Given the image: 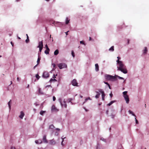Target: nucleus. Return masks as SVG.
I'll list each match as a JSON object with an SVG mask.
<instances>
[{"mask_svg":"<svg viewBox=\"0 0 149 149\" xmlns=\"http://www.w3.org/2000/svg\"><path fill=\"white\" fill-rule=\"evenodd\" d=\"M105 77L106 79L107 80L115 81L116 80V76H113L109 74H105Z\"/></svg>","mask_w":149,"mask_h":149,"instance_id":"f257e3e1","label":"nucleus"},{"mask_svg":"<svg viewBox=\"0 0 149 149\" xmlns=\"http://www.w3.org/2000/svg\"><path fill=\"white\" fill-rule=\"evenodd\" d=\"M117 64H118L119 66H117V70H119V69L120 68L122 69L125 67H126L123 64V62L119 60H117L116 61Z\"/></svg>","mask_w":149,"mask_h":149,"instance_id":"f03ea898","label":"nucleus"},{"mask_svg":"<svg viewBox=\"0 0 149 149\" xmlns=\"http://www.w3.org/2000/svg\"><path fill=\"white\" fill-rule=\"evenodd\" d=\"M58 67L60 69H61L64 68H67V64L64 63H60L58 65Z\"/></svg>","mask_w":149,"mask_h":149,"instance_id":"7ed1b4c3","label":"nucleus"},{"mask_svg":"<svg viewBox=\"0 0 149 149\" xmlns=\"http://www.w3.org/2000/svg\"><path fill=\"white\" fill-rule=\"evenodd\" d=\"M98 91H99L102 94V100L103 101L104 100V97L105 96V94L104 93V91H103V90L102 89H98Z\"/></svg>","mask_w":149,"mask_h":149,"instance_id":"20e7f679","label":"nucleus"},{"mask_svg":"<svg viewBox=\"0 0 149 149\" xmlns=\"http://www.w3.org/2000/svg\"><path fill=\"white\" fill-rule=\"evenodd\" d=\"M55 127L53 125H51L49 126V130H50L51 134L52 135L54 132Z\"/></svg>","mask_w":149,"mask_h":149,"instance_id":"39448f33","label":"nucleus"},{"mask_svg":"<svg viewBox=\"0 0 149 149\" xmlns=\"http://www.w3.org/2000/svg\"><path fill=\"white\" fill-rule=\"evenodd\" d=\"M49 74L48 72H43L42 77L45 78H46L49 77Z\"/></svg>","mask_w":149,"mask_h":149,"instance_id":"423d86ee","label":"nucleus"},{"mask_svg":"<svg viewBox=\"0 0 149 149\" xmlns=\"http://www.w3.org/2000/svg\"><path fill=\"white\" fill-rule=\"evenodd\" d=\"M119 71H121L124 74H126L127 73V71L126 68V67H125L122 69L120 68L119 69Z\"/></svg>","mask_w":149,"mask_h":149,"instance_id":"0eeeda50","label":"nucleus"},{"mask_svg":"<svg viewBox=\"0 0 149 149\" xmlns=\"http://www.w3.org/2000/svg\"><path fill=\"white\" fill-rule=\"evenodd\" d=\"M72 85L74 86H78V83L76 79H74L71 82Z\"/></svg>","mask_w":149,"mask_h":149,"instance_id":"6e6552de","label":"nucleus"},{"mask_svg":"<svg viewBox=\"0 0 149 149\" xmlns=\"http://www.w3.org/2000/svg\"><path fill=\"white\" fill-rule=\"evenodd\" d=\"M51 111L52 112H57L58 111V110L56 108L54 105H53L52 107Z\"/></svg>","mask_w":149,"mask_h":149,"instance_id":"1a4fd4ad","label":"nucleus"},{"mask_svg":"<svg viewBox=\"0 0 149 149\" xmlns=\"http://www.w3.org/2000/svg\"><path fill=\"white\" fill-rule=\"evenodd\" d=\"M42 141L43 142L45 143H48V141L47 139H46V136L45 135H44L43 136V138H42Z\"/></svg>","mask_w":149,"mask_h":149,"instance_id":"9d476101","label":"nucleus"},{"mask_svg":"<svg viewBox=\"0 0 149 149\" xmlns=\"http://www.w3.org/2000/svg\"><path fill=\"white\" fill-rule=\"evenodd\" d=\"M96 93H97L96 95L95 96V98L96 99H97L99 98L100 97V93H101L99 91H96Z\"/></svg>","mask_w":149,"mask_h":149,"instance_id":"9b49d317","label":"nucleus"},{"mask_svg":"<svg viewBox=\"0 0 149 149\" xmlns=\"http://www.w3.org/2000/svg\"><path fill=\"white\" fill-rule=\"evenodd\" d=\"M125 100L126 101V103L127 104L129 103V99L128 95H125L124 96Z\"/></svg>","mask_w":149,"mask_h":149,"instance_id":"f8f14e48","label":"nucleus"},{"mask_svg":"<svg viewBox=\"0 0 149 149\" xmlns=\"http://www.w3.org/2000/svg\"><path fill=\"white\" fill-rule=\"evenodd\" d=\"M56 143L54 139L50 140H49V144L51 145H54Z\"/></svg>","mask_w":149,"mask_h":149,"instance_id":"ddd939ff","label":"nucleus"},{"mask_svg":"<svg viewBox=\"0 0 149 149\" xmlns=\"http://www.w3.org/2000/svg\"><path fill=\"white\" fill-rule=\"evenodd\" d=\"M143 54V55H145L148 52L147 48L146 47H145L144 49L142 51Z\"/></svg>","mask_w":149,"mask_h":149,"instance_id":"4468645a","label":"nucleus"},{"mask_svg":"<svg viewBox=\"0 0 149 149\" xmlns=\"http://www.w3.org/2000/svg\"><path fill=\"white\" fill-rule=\"evenodd\" d=\"M43 47V40L39 42L38 43V47Z\"/></svg>","mask_w":149,"mask_h":149,"instance_id":"2eb2a0df","label":"nucleus"},{"mask_svg":"<svg viewBox=\"0 0 149 149\" xmlns=\"http://www.w3.org/2000/svg\"><path fill=\"white\" fill-rule=\"evenodd\" d=\"M24 113L22 111H21L20 115L19 116V117L21 119H22L24 116Z\"/></svg>","mask_w":149,"mask_h":149,"instance_id":"dca6fc26","label":"nucleus"},{"mask_svg":"<svg viewBox=\"0 0 149 149\" xmlns=\"http://www.w3.org/2000/svg\"><path fill=\"white\" fill-rule=\"evenodd\" d=\"M95 70L96 71H98L99 70V67L98 64L97 63H96L95 64Z\"/></svg>","mask_w":149,"mask_h":149,"instance_id":"f3484780","label":"nucleus"},{"mask_svg":"<svg viewBox=\"0 0 149 149\" xmlns=\"http://www.w3.org/2000/svg\"><path fill=\"white\" fill-rule=\"evenodd\" d=\"M35 143L36 144H41L42 143V141L41 139H39L36 140Z\"/></svg>","mask_w":149,"mask_h":149,"instance_id":"a211bd4d","label":"nucleus"},{"mask_svg":"<svg viewBox=\"0 0 149 149\" xmlns=\"http://www.w3.org/2000/svg\"><path fill=\"white\" fill-rule=\"evenodd\" d=\"M38 92L41 95H44V93L42 91L41 88H38Z\"/></svg>","mask_w":149,"mask_h":149,"instance_id":"6ab92c4d","label":"nucleus"},{"mask_svg":"<svg viewBox=\"0 0 149 149\" xmlns=\"http://www.w3.org/2000/svg\"><path fill=\"white\" fill-rule=\"evenodd\" d=\"M70 21V19H69L68 17H66L65 19V24H68Z\"/></svg>","mask_w":149,"mask_h":149,"instance_id":"aec40b11","label":"nucleus"},{"mask_svg":"<svg viewBox=\"0 0 149 149\" xmlns=\"http://www.w3.org/2000/svg\"><path fill=\"white\" fill-rule=\"evenodd\" d=\"M116 102V100L112 101L111 102H110L109 103L107 104V106H110L112 104H113V103L115 102Z\"/></svg>","mask_w":149,"mask_h":149,"instance_id":"412c9836","label":"nucleus"},{"mask_svg":"<svg viewBox=\"0 0 149 149\" xmlns=\"http://www.w3.org/2000/svg\"><path fill=\"white\" fill-rule=\"evenodd\" d=\"M128 112L130 114H131L132 116H135V117H136V116L135 115V114L133 113V112L132 111L130 110H129V111H128Z\"/></svg>","mask_w":149,"mask_h":149,"instance_id":"4be33fe9","label":"nucleus"},{"mask_svg":"<svg viewBox=\"0 0 149 149\" xmlns=\"http://www.w3.org/2000/svg\"><path fill=\"white\" fill-rule=\"evenodd\" d=\"M56 81H57V80L56 79H55L54 78L53 79V78H52L50 79L49 82H51L52 81L55 82Z\"/></svg>","mask_w":149,"mask_h":149,"instance_id":"5701e85b","label":"nucleus"},{"mask_svg":"<svg viewBox=\"0 0 149 149\" xmlns=\"http://www.w3.org/2000/svg\"><path fill=\"white\" fill-rule=\"evenodd\" d=\"M56 24L61 26L63 25L64 24V23L63 22H56Z\"/></svg>","mask_w":149,"mask_h":149,"instance_id":"b1692460","label":"nucleus"},{"mask_svg":"<svg viewBox=\"0 0 149 149\" xmlns=\"http://www.w3.org/2000/svg\"><path fill=\"white\" fill-rule=\"evenodd\" d=\"M59 53V51L58 49H56L55 51L54 52V54L55 55H57Z\"/></svg>","mask_w":149,"mask_h":149,"instance_id":"393cba45","label":"nucleus"},{"mask_svg":"<svg viewBox=\"0 0 149 149\" xmlns=\"http://www.w3.org/2000/svg\"><path fill=\"white\" fill-rule=\"evenodd\" d=\"M114 46H112L109 49V50L111 52H113L114 51Z\"/></svg>","mask_w":149,"mask_h":149,"instance_id":"a878e982","label":"nucleus"},{"mask_svg":"<svg viewBox=\"0 0 149 149\" xmlns=\"http://www.w3.org/2000/svg\"><path fill=\"white\" fill-rule=\"evenodd\" d=\"M58 101L60 102L61 106L63 107V103L62 102V100L61 98H59L58 100Z\"/></svg>","mask_w":149,"mask_h":149,"instance_id":"bb28decb","label":"nucleus"},{"mask_svg":"<svg viewBox=\"0 0 149 149\" xmlns=\"http://www.w3.org/2000/svg\"><path fill=\"white\" fill-rule=\"evenodd\" d=\"M63 106H64V107L66 108L67 107V104L66 103V102L65 101V100L64 99L63 100Z\"/></svg>","mask_w":149,"mask_h":149,"instance_id":"cd10ccee","label":"nucleus"},{"mask_svg":"<svg viewBox=\"0 0 149 149\" xmlns=\"http://www.w3.org/2000/svg\"><path fill=\"white\" fill-rule=\"evenodd\" d=\"M104 82L105 84L107 85V86H108L109 88V89H111V88L110 85L108 83V82H105V81H104Z\"/></svg>","mask_w":149,"mask_h":149,"instance_id":"c85d7f7f","label":"nucleus"},{"mask_svg":"<svg viewBox=\"0 0 149 149\" xmlns=\"http://www.w3.org/2000/svg\"><path fill=\"white\" fill-rule=\"evenodd\" d=\"M88 100H91V99L89 97H88L87 98H86L83 104L86 102Z\"/></svg>","mask_w":149,"mask_h":149,"instance_id":"c756f323","label":"nucleus"},{"mask_svg":"<svg viewBox=\"0 0 149 149\" xmlns=\"http://www.w3.org/2000/svg\"><path fill=\"white\" fill-rule=\"evenodd\" d=\"M46 112L45 111H41L40 112V114L41 115H43L44 113Z\"/></svg>","mask_w":149,"mask_h":149,"instance_id":"7c9ffc66","label":"nucleus"},{"mask_svg":"<svg viewBox=\"0 0 149 149\" xmlns=\"http://www.w3.org/2000/svg\"><path fill=\"white\" fill-rule=\"evenodd\" d=\"M40 60V57H39V56H38V59H37V64H38L39 63Z\"/></svg>","mask_w":149,"mask_h":149,"instance_id":"2f4dec72","label":"nucleus"},{"mask_svg":"<svg viewBox=\"0 0 149 149\" xmlns=\"http://www.w3.org/2000/svg\"><path fill=\"white\" fill-rule=\"evenodd\" d=\"M115 76H116V78L117 77H118L119 79H124V78L122 77H120L118 75H115Z\"/></svg>","mask_w":149,"mask_h":149,"instance_id":"473e14b6","label":"nucleus"},{"mask_svg":"<svg viewBox=\"0 0 149 149\" xmlns=\"http://www.w3.org/2000/svg\"><path fill=\"white\" fill-rule=\"evenodd\" d=\"M127 91H125L123 92V95L124 97L125 96V95H127Z\"/></svg>","mask_w":149,"mask_h":149,"instance_id":"72a5a7b5","label":"nucleus"},{"mask_svg":"<svg viewBox=\"0 0 149 149\" xmlns=\"http://www.w3.org/2000/svg\"><path fill=\"white\" fill-rule=\"evenodd\" d=\"M11 101V100H10L9 101V102L8 103V104L9 108L10 110V109H11V106H10V103Z\"/></svg>","mask_w":149,"mask_h":149,"instance_id":"f704fd0d","label":"nucleus"},{"mask_svg":"<svg viewBox=\"0 0 149 149\" xmlns=\"http://www.w3.org/2000/svg\"><path fill=\"white\" fill-rule=\"evenodd\" d=\"M36 77L37 79L38 80L39 79V78H40V77L39 76V75L38 74H36Z\"/></svg>","mask_w":149,"mask_h":149,"instance_id":"c9c22d12","label":"nucleus"},{"mask_svg":"<svg viewBox=\"0 0 149 149\" xmlns=\"http://www.w3.org/2000/svg\"><path fill=\"white\" fill-rule=\"evenodd\" d=\"M72 100V98H68V101L69 102H71L72 103V102H71V101Z\"/></svg>","mask_w":149,"mask_h":149,"instance_id":"e433bc0d","label":"nucleus"},{"mask_svg":"<svg viewBox=\"0 0 149 149\" xmlns=\"http://www.w3.org/2000/svg\"><path fill=\"white\" fill-rule=\"evenodd\" d=\"M100 139L105 142H106V139L103 138H100Z\"/></svg>","mask_w":149,"mask_h":149,"instance_id":"4c0bfd02","label":"nucleus"},{"mask_svg":"<svg viewBox=\"0 0 149 149\" xmlns=\"http://www.w3.org/2000/svg\"><path fill=\"white\" fill-rule=\"evenodd\" d=\"M49 51H48L47 50H46L45 51V53L46 54H49Z\"/></svg>","mask_w":149,"mask_h":149,"instance_id":"58836bf2","label":"nucleus"},{"mask_svg":"<svg viewBox=\"0 0 149 149\" xmlns=\"http://www.w3.org/2000/svg\"><path fill=\"white\" fill-rule=\"evenodd\" d=\"M71 54H72V56L73 57H74L75 56V55H74V53L73 51H72Z\"/></svg>","mask_w":149,"mask_h":149,"instance_id":"ea45409f","label":"nucleus"},{"mask_svg":"<svg viewBox=\"0 0 149 149\" xmlns=\"http://www.w3.org/2000/svg\"><path fill=\"white\" fill-rule=\"evenodd\" d=\"M80 43L81 44H82L84 45H85L86 44L84 43V42L83 41H80Z\"/></svg>","mask_w":149,"mask_h":149,"instance_id":"a19ab883","label":"nucleus"},{"mask_svg":"<svg viewBox=\"0 0 149 149\" xmlns=\"http://www.w3.org/2000/svg\"><path fill=\"white\" fill-rule=\"evenodd\" d=\"M29 38H27L25 40V42L26 43H28L29 42Z\"/></svg>","mask_w":149,"mask_h":149,"instance_id":"79ce46f5","label":"nucleus"},{"mask_svg":"<svg viewBox=\"0 0 149 149\" xmlns=\"http://www.w3.org/2000/svg\"><path fill=\"white\" fill-rule=\"evenodd\" d=\"M45 47L46 49V50H47L48 51L50 50L49 48H48V46L47 44L45 45Z\"/></svg>","mask_w":149,"mask_h":149,"instance_id":"37998d69","label":"nucleus"},{"mask_svg":"<svg viewBox=\"0 0 149 149\" xmlns=\"http://www.w3.org/2000/svg\"><path fill=\"white\" fill-rule=\"evenodd\" d=\"M109 95H110V96L111 97V98L113 96V95L112 93V92H111V93L109 94Z\"/></svg>","mask_w":149,"mask_h":149,"instance_id":"c03bdc74","label":"nucleus"},{"mask_svg":"<svg viewBox=\"0 0 149 149\" xmlns=\"http://www.w3.org/2000/svg\"><path fill=\"white\" fill-rule=\"evenodd\" d=\"M58 135V133L57 132H56L55 133V135L57 136Z\"/></svg>","mask_w":149,"mask_h":149,"instance_id":"a18cd8bd","label":"nucleus"},{"mask_svg":"<svg viewBox=\"0 0 149 149\" xmlns=\"http://www.w3.org/2000/svg\"><path fill=\"white\" fill-rule=\"evenodd\" d=\"M39 48V52H41L42 50V49L43 47H38Z\"/></svg>","mask_w":149,"mask_h":149,"instance_id":"49530a36","label":"nucleus"},{"mask_svg":"<svg viewBox=\"0 0 149 149\" xmlns=\"http://www.w3.org/2000/svg\"><path fill=\"white\" fill-rule=\"evenodd\" d=\"M135 121H136V124H138V123H139V122L137 120V119H136V117L135 118Z\"/></svg>","mask_w":149,"mask_h":149,"instance_id":"de8ad7c7","label":"nucleus"},{"mask_svg":"<svg viewBox=\"0 0 149 149\" xmlns=\"http://www.w3.org/2000/svg\"><path fill=\"white\" fill-rule=\"evenodd\" d=\"M53 101H54L56 100V98L55 96H53Z\"/></svg>","mask_w":149,"mask_h":149,"instance_id":"09e8293b","label":"nucleus"},{"mask_svg":"<svg viewBox=\"0 0 149 149\" xmlns=\"http://www.w3.org/2000/svg\"><path fill=\"white\" fill-rule=\"evenodd\" d=\"M57 76V74H56V75L55 74H53V78H56V76Z\"/></svg>","mask_w":149,"mask_h":149,"instance_id":"8fccbe9b","label":"nucleus"},{"mask_svg":"<svg viewBox=\"0 0 149 149\" xmlns=\"http://www.w3.org/2000/svg\"><path fill=\"white\" fill-rule=\"evenodd\" d=\"M50 87L51 88H52V86L50 85H47V86H46L45 87V88H47V87Z\"/></svg>","mask_w":149,"mask_h":149,"instance_id":"3c124183","label":"nucleus"},{"mask_svg":"<svg viewBox=\"0 0 149 149\" xmlns=\"http://www.w3.org/2000/svg\"><path fill=\"white\" fill-rule=\"evenodd\" d=\"M65 137H63V136L62 137V141H64V139H65Z\"/></svg>","mask_w":149,"mask_h":149,"instance_id":"603ef678","label":"nucleus"},{"mask_svg":"<svg viewBox=\"0 0 149 149\" xmlns=\"http://www.w3.org/2000/svg\"><path fill=\"white\" fill-rule=\"evenodd\" d=\"M10 43L11 44L12 46L13 47L14 46V44H13V43L12 42H10Z\"/></svg>","mask_w":149,"mask_h":149,"instance_id":"864d4df0","label":"nucleus"},{"mask_svg":"<svg viewBox=\"0 0 149 149\" xmlns=\"http://www.w3.org/2000/svg\"><path fill=\"white\" fill-rule=\"evenodd\" d=\"M109 110H107L106 111V113L107 115L108 114Z\"/></svg>","mask_w":149,"mask_h":149,"instance_id":"5fc2aeb1","label":"nucleus"},{"mask_svg":"<svg viewBox=\"0 0 149 149\" xmlns=\"http://www.w3.org/2000/svg\"><path fill=\"white\" fill-rule=\"evenodd\" d=\"M38 64H37L36 65H35L34 67H33V69H35V68L38 65Z\"/></svg>","mask_w":149,"mask_h":149,"instance_id":"6e6d98bb","label":"nucleus"},{"mask_svg":"<svg viewBox=\"0 0 149 149\" xmlns=\"http://www.w3.org/2000/svg\"><path fill=\"white\" fill-rule=\"evenodd\" d=\"M93 40V39H92V38H91V37H89V41H91V40Z\"/></svg>","mask_w":149,"mask_h":149,"instance_id":"4d7b16f0","label":"nucleus"},{"mask_svg":"<svg viewBox=\"0 0 149 149\" xmlns=\"http://www.w3.org/2000/svg\"><path fill=\"white\" fill-rule=\"evenodd\" d=\"M117 58H118L117 60H120V58L119 57V56L117 57Z\"/></svg>","mask_w":149,"mask_h":149,"instance_id":"13d9d810","label":"nucleus"},{"mask_svg":"<svg viewBox=\"0 0 149 149\" xmlns=\"http://www.w3.org/2000/svg\"><path fill=\"white\" fill-rule=\"evenodd\" d=\"M111 118H114V115H111Z\"/></svg>","mask_w":149,"mask_h":149,"instance_id":"bf43d9fd","label":"nucleus"},{"mask_svg":"<svg viewBox=\"0 0 149 149\" xmlns=\"http://www.w3.org/2000/svg\"><path fill=\"white\" fill-rule=\"evenodd\" d=\"M11 149H15V148L14 147H12L11 148Z\"/></svg>","mask_w":149,"mask_h":149,"instance_id":"052dcab7","label":"nucleus"},{"mask_svg":"<svg viewBox=\"0 0 149 149\" xmlns=\"http://www.w3.org/2000/svg\"><path fill=\"white\" fill-rule=\"evenodd\" d=\"M52 65H53L54 68L55 66V64H54V63H52Z\"/></svg>","mask_w":149,"mask_h":149,"instance_id":"680f3d73","label":"nucleus"},{"mask_svg":"<svg viewBox=\"0 0 149 149\" xmlns=\"http://www.w3.org/2000/svg\"><path fill=\"white\" fill-rule=\"evenodd\" d=\"M55 130H57L58 131H60V129H59V128H56Z\"/></svg>","mask_w":149,"mask_h":149,"instance_id":"e2e57ef3","label":"nucleus"},{"mask_svg":"<svg viewBox=\"0 0 149 149\" xmlns=\"http://www.w3.org/2000/svg\"><path fill=\"white\" fill-rule=\"evenodd\" d=\"M69 32V31H68L67 32H65V33H66V35H68V32Z\"/></svg>","mask_w":149,"mask_h":149,"instance_id":"0e129e2a","label":"nucleus"},{"mask_svg":"<svg viewBox=\"0 0 149 149\" xmlns=\"http://www.w3.org/2000/svg\"><path fill=\"white\" fill-rule=\"evenodd\" d=\"M17 81H19V77H17Z\"/></svg>","mask_w":149,"mask_h":149,"instance_id":"69168bd1","label":"nucleus"},{"mask_svg":"<svg viewBox=\"0 0 149 149\" xmlns=\"http://www.w3.org/2000/svg\"><path fill=\"white\" fill-rule=\"evenodd\" d=\"M129 41H130V40L128 39H127V43L128 44H129Z\"/></svg>","mask_w":149,"mask_h":149,"instance_id":"338daca9","label":"nucleus"},{"mask_svg":"<svg viewBox=\"0 0 149 149\" xmlns=\"http://www.w3.org/2000/svg\"><path fill=\"white\" fill-rule=\"evenodd\" d=\"M63 141H62V142H61V145H62V146H64V144H63Z\"/></svg>","mask_w":149,"mask_h":149,"instance_id":"774afa93","label":"nucleus"}]
</instances>
